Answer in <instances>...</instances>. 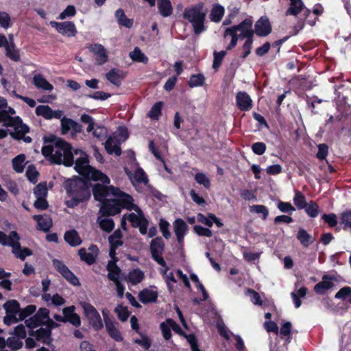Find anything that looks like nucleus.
<instances>
[{
	"instance_id": "nucleus-1",
	"label": "nucleus",
	"mask_w": 351,
	"mask_h": 351,
	"mask_svg": "<svg viewBox=\"0 0 351 351\" xmlns=\"http://www.w3.org/2000/svg\"><path fill=\"white\" fill-rule=\"evenodd\" d=\"M95 199L101 202L99 213L107 215H114L121 212L123 208L136 213H130L128 219L132 223V226L138 228L142 234L147 232V220L145 219L143 211L132 204V197L121 191L119 189L112 186H106L97 184L93 189Z\"/></svg>"
},
{
	"instance_id": "nucleus-2",
	"label": "nucleus",
	"mask_w": 351,
	"mask_h": 351,
	"mask_svg": "<svg viewBox=\"0 0 351 351\" xmlns=\"http://www.w3.org/2000/svg\"><path fill=\"white\" fill-rule=\"evenodd\" d=\"M42 153L53 163L71 167L73 165V153L70 144L54 137L42 148Z\"/></svg>"
},
{
	"instance_id": "nucleus-3",
	"label": "nucleus",
	"mask_w": 351,
	"mask_h": 351,
	"mask_svg": "<svg viewBox=\"0 0 351 351\" xmlns=\"http://www.w3.org/2000/svg\"><path fill=\"white\" fill-rule=\"evenodd\" d=\"M73 155L78 156L75 159V169L79 174L95 181H101L104 184L110 183V179L105 174L89 165V160L85 152L75 149Z\"/></svg>"
},
{
	"instance_id": "nucleus-4",
	"label": "nucleus",
	"mask_w": 351,
	"mask_h": 351,
	"mask_svg": "<svg viewBox=\"0 0 351 351\" xmlns=\"http://www.w3.org/2000/svg\"><path fill=\"white\" fill-rule=\"evenodd\" d=\"M67 193L66 204L71 208L76 206L80 202L87 200L90 193L84 181L80 179L69 180L65 184Z\"/></svg>"
},
{
	"instance_id": "nucleus-5",
	"label": "nucleus",
	"mask_w": 351,
	"mask_h": 351,
	"mask_svg": "<svg viewBox=\"0 0 351 351\" xmlns=\"http://www.w3.org/2000/svg\"><path fill=\"white\" fill-rule=\"evenodd\" d=\"M285 14L295 16L300 14L298 23L294 25L296 33L304 28L305 23L313 26L316 23V17L311 14L310 10L304 6L302 0H290L289 7Z\"/></svg>"
},
{
	"instance_id": "nucleus-6",
	"label": "nucleus",
	"mask_w": 351,
	"mask_h": 351,
	"mask_svg": "<svg viewBox=\"0 0 351 351\" xmlns=\"http://www.w3.org/2000/svg\"><path fill=\"white\" fill-rule=\"evenodd\" d=\"M20 237L15 231H12L9 235L0 231V243L12 247V253L17 258L24 261L26 257L32 255V252L27 247H22L20 244Z\"/></svg>"
},
{
	"instance_id": "nucleus-7",
	"label": "nucleus",
	"mask_w": 351,
	"mask_h": 351,
	"mask_svg": "<svg viewBox=\"0 0 351 351\" xmlns=\"http://www.w3.org/2000/svg\"><path fill=\"white\" fill-rule=\"evenodd\" d=\"M183 17L192 23L195 34H199L205 30L204 23L206 12L203 10L202 4L186 8Z\"/></svg>"
},
{
	"instance_id": "nucleus-8",
	"label": "nucleus",
	"mask_w": 351,
	"mask_h": 351,
	"mask_svg": "<svg viewBox=\"0 0 351 351\" xmlns=\"http://www.w3.org/2000/svg\"><path fill=\"white\" fill-rule=\"evenodd\" d=\"M8 127L13 128V131L10 132V136L16 140H23L25 143H30L32 139L30 136H25L29 133V128L23 123L19 117H16V119L13 120L11 123L8 124Z\"/></svg>"
},
{
	"instance_id": "nucleus-9",
	"label": "nucleus",
	"mask_w": 351,
	"mask_h": 351,
	"mask_svg": "<svg viewBox=\"0 0 351 351\" xmlns=\"http://www.w3.org/2000/svg\"><path fill=\"white\" fill-rule=\"evenodd\" d=\"M6 315L3 318L4 323L11 325L17 322V318L20 311L19 304L16 300H9L3 304Z\"/></svg>"
},
{
	"instance_id": "nucleus-10",
	"label": "nucleus",
	"mask_w": 351,
	"mask_h": 351,
	"mask_svg": "<svg viewBox=\"0 0 351 351\" xmlns=\"http://www.w3.org/2000/svg\"><path fill=\"white\" fill-rule=\"evenodd\" d=\"M86 316L89 319L90 324L96 330H99L103 327L101 317L96 308L87 302L81 303Z\"/></svg>"
},
{
	"instance_id": "nucleus-11",
	"label": "nucleus",
	"mask_w": 351,
	"mask_h": 351,
	"mask_svg": "<svg viewBox=\"0 0 351 351\" xmlns=\"http://www.w3.org/2000/svg\"><path fill=\"white\" fill-rule=\"evenodd\" d=\"M165 243L161 237L154 239L150 243V250L153 258L160 265H165V261L162 254L164 251Z\"/></svg>"
},
{
	"instance_id": "nucleus-12",
	"label": "nucleus",
	"mask_w": 351,
	"mask_h": 351,
	"mask_svg": "<svg viewBox=\"0 0 351 351\" xmlns=\"http://www.w3.org/2000/svg\"><path fill=\"white\" fill-rule=\"evenodd\" d=\"M49 311L45 308H40L32 317L25 320L26 326L29 328H34L40 325L45 324L49 321Z\"/></svg>"
},
{
	"instance_id": "nucleus-13",
	"label": "nucleus",
	"mask_w": 351,
	"mask_h": 351,
	"mask_svg": "<svg viewBox=\"0 0 351 351\" xmlns=\"http://www.w3.org/2000/svg\"><path fill=\"white\" fill-rule=\"evenodd\" d=\"M51 25L55 27L58 32L60 34L69 37L75 36L77 33L76 27L73 22L64 21V22H50Z\"/></svg>"
},
{
	"instance_id": "nucleus-14",
	"label": "nucleus",
	"mask_w": 351,
	"mask_h": 351,
	"mask_svg": "<svg viewBox=\"0 0 351 351\" xmlns=\"http://www.w3.org/2000/svg\"><path fill=\"white\" fill-rule=\"evenodd\" d=\"M236 33L238 32H240L239 36V38L243 39L246 38L249 39L250 38H252L254 34V30L252 29V21L250 19H246L241 23L237 25L233 26Z\"/></svg>"
},
{
	"instance_id": "nucleus-15",
	"label": "nucleus",
	"mask_w": 351,
	"mask_h": 351,
	"mask_svg": "<svg viewBox=\"0 0 351 351\" xmlns=\"http://www.w3.org/2000/svg\"><path fill=\"white\" fill-rule=\"evenodd\" d=\"M35 112L37 116H41L46 119H60L63 115L62 110H53L49 106L45 105L37 106Z\"/></svg>"
},
{
	"instance_id": "nucleus-16",
	"label": "nucleus",
	"mask_w": 351,
	"mask_h": 351,
	"mask_svg": "<svg viewBox=\"0 0 351 351\" xmlns=\"http://www.w3.org/2000/svg\"><path fill=\"white\" fill-rule=\"evenodd\" d=\"M61 132L62 134H66L69 131L73 135L80 133L82 130V126L71 119L65 117H61Z\"/></svg>"
},
{
	"instance_id": "nucleus-17",
	"label": "nucleus",
	"mask_w": 351,
	"mask_h": 351,
	"mask_svg": "<svg viewBox=\"0 0 351 351\" xmlns=\"http://www.w3.org/2000/svg\"><path fill=\"white\" fill-rule=\"evenodd\" d=\"M53 265L55 269L59 271L62 276L68 280L71 284L77 285L78 283V279L74 276V274L68 269V267L60 261L53 260Z\"/></svg>"
},
{
	"instance_id": "nucleus-18",
	"label": "nucleus",
	"mask_w": 351,
	"mask_h": 351,
	"mask_svg": "<svg viewBox=\"0 0 351 351\" xmlns=\"http://www.w3.org/2000/svg\"><path fill=\"white\" fill-rule=\"evenodd\" d=\"M236 104L241 111H249L252 108V100L250 95L243 91L237 93L236 95Z\"/></svg>"
},
{
	"instance_id": "nucleus-19",
	"label": "nucleus",
	"mask_w": 351,
	"mask_h": 351,
	"mask_svg": "<svg viewBox=\"0 0 351 351\" xmlns=\"http://www.w3.org/2000/svg\"><path fill=\"white\" fill-rule=\"evenodd\" d=\"M90 51L95 56L97 63L99 65L105 64L108 60V56L105 47L101 44H94L89 47Z\"/></svg>"
},
{
	"instance_id": "nucleus-20",
	"label": "nucleus",
	"mask_w": 351,
	"mask_h": 351,
	"mask_svg": "<svg viewBox=\"0 0 351 351\" xmlns=\"http://www.w3.org/2000/svg\"><path fill=\"white\" fill-rule=\"evenodd\" d=\"M254 33L259 36H266L271 32V27L267 17L262 16L254 25Z\"/></svg>"
},
{
	"instance_id": "nucleus-21",
	"label": "nucleus",
	"mask_w": 351,
	"mask_h": 351,
	"mask_svg": "<svg viewBox=\"0 0 351 351\" xmlns=\"http://www.w3.org/2000/svg\"><path fill=\"white\" fill-rule=\"evenodd\" d=\"M97 253L98 247L95 245H90L88 250L82 248L78 251L81 260L88 265H92L95 263Z\"/></svg>"
},
{
	"instance_id": "nucleus-22",
	"label": "nucleus",
	"mask_w": 351,
	"mask_h": 351,
	"mask_svg": "<svg viewBox=\"0 0 351 351\" xmlns=\"http://www.w3.org/2000/svg\"><path fill=\"white\" fill-rule=\"evenodd\" d=\"M173 227L176 239L178 243L182 245L188 230V226L183 219H177L173 223Z\"/></svg>"
},
{
	"instance_id": "nucleus-23",
	"label": "nucleus",
	"mask_w": 351,
	"mask_h": 351,
	"mask_svg": "<svg viewBox=\"0 0 351 351\" xmlns=\"http://www.w3.org/2000/svg\"><path fill=\"white\" fill-rule=\"evenodd\" d=\"M125 172L134 186L137 184H143L145 186L148 184L149 180L142 169L138 168L133 175L127 169Z\"/></svg>"
},
{
	"instance_id": "nucleus-24",
	"label": "nucleus",
	"mask_w": 351,
	"mask_h": 351,
	"mask_svg": "<svg viewBox=\"0 0 351 351\" xmlns=\"http://www.w3.org/2000/svg\"><path fill=\"white\" fill-rule=\"evenodd\" d=\"M33 219L37 222V229L39 230L47 232L52 226V219L49 215H34Z\"/></svg>"
},
{
	"instance_id": "nucleus-25",
	"label": "nucleus",
	"mask_w": 351,
	"mask_h": 351,
	"mask_svg": "<svg viewBox=\"0 0 351 351\" xmlns=\"http://www.w3.org/2000/svg\"><path fill=\"white\" fill-rule=\"evenodd\" d=\"M157 291L152 289H144L138 293L139 300L143 304L154 302L158 298Z\"/></svg>"
},
{
	"instance_id": "nucleus-26",
	"label": "nucleus",
	"mask_w": 351,
	"mask_h": 351,
	"mask_svg": "<svg viewBox=\"0 0 351 351\" xmlns=\"http://www.w3.org/2000/svg\"><path fill=\"white\" fill-rule=\"evenodd\" d=\"M75 307L73 306L63 308V314L65 317L66 322H69L75 327L81 325L80 316L74 313Z\"/></svg>"
},
{
	"instance_id": "nucleus-27",
	"label": "nucleus",
	"mask_w": 351,
	"mask_h": 351,
	"mask_svg": "<svg viewBox=\"0 0 351 351\" xmlns=\"http://www.w3.org/2000/svg\"><path fill=\"white\" fill-rule=\"evenodd\" d=\"M106 77L111 84L118 87L120 86L125 75L123 71L112 69L106 74Z\"/></svg>"
},
{
	"instance_id": "nucleus-28",
	"label": "nucleus",
	"mask_w": 351,
	"mask_h": 351,
	"mask_svg": "<svg viewBox=\"0 0 351 351\" xmlns=\"http://www.w3.org/2000/svg\"><path fill=\"white\" fill-rule=\"evenodd\" d=\"M108 278L114 283L119 281L121 269L117 265L116 261H110L107 265Z\"/></svg>"
},
{
	"instance_id": "nucleus-29",
	"label": "nucleus",
	"mask_w": 351,
	"mask_h": 351,
	"mask_svg": "<svg viewBox=\"0 0 351 351\" xmlns=\"http://www.w3.org/2000/svg\"><path fill=\"white\" fill-rule=\"evenodd\" d=\"M109 215L101 214V216H99L97 219V222L98 223L100 228L106 232H111L114 227V223L111 218L108 217Z\"/></svg>"
},
{
	"instance_id": "nucleus-30",
	"label": "nucleus",
	"mask_w": 351,
	"mask_h": 351,
	"mask_svg": "<svg viewBox=\"0 0 351 351\" xmlns=\"http://www.w3.org/2000/svg\"><path fill=\"white\" fill-rule=\"evenodd\" d=\"M119 145V142L112 136L106 141L105 148L108 154H115L117 156H119L121 154Z\"/></svg>"
},
{
	"instance_id": "nucleus-31",
	"label": "nucleus",
	"mask_w": 351,
	"mask_h": 351,
	"mask_svg": "<svg viewBox=\"0 0 351 351\" xmlns=\"http://www.w3.org/2000/svg\"><path fill=\"white\" fill-rule=\"evenodd\" d=\"M144 278V272L141 269L136 268L128 273L126 280L132 285H136L142 282Z\"/></svg>"
},
{
	"instance_id": "nucleus-32",
	"label": "nucleus",
	"mask_w": 351,
	"mask_h": 351,
	"mask_svg": "<svg viewBox=\"0 0 351 351\" xmlns=\"http://www.w3.org/2000/svg\"><path fill=\"white\" fill-rule=\"evenodd\" d=\"M158 7L160 14L163 17L169 16L173 12L170 0H158Z\"/></svg>"
},
{
	"instance_id": "nucleus-33",
	"label": "nucleus",
	"mask_w": 351,
	"mask_h": 351,
	"mask_svg": "<svg viewBox=\"0 0 351 351\" xmlns=\"http://www.w3.org/2000/svg\"><path fill=\"white\" fill-rule=\"evenodd\" d=\"M105 323L108 335L117 341H121L123 339L122 336L115 324L110 320H105Z\"/></svg>"
},
{
	"instance_id": "nucleus-34",
	"label": "nucleus",
	"mask_w": 351,
	"mask_h": 351,
	"mask_svg": "<svg viewBox=\"0 0 351 351\" xmlns=\"http://www.w3.org/2000/svg\"><path fill=\"white\" fill-rule=\"evenodd\" d=\"M64 238L66 242L71 246H77L80 245L82 243L80 236L74 230L66 232Z\"/></svg>"
},
{
	"instance_id": "nucleus-35",
	"label": "nucleus",
	"mask_w": 351,
	"mask_h": 351,
	"mask_svg": "<svg viewBox=\"0 0 351 351\" xmlns=\"http://www.w3.org/2000/svg\"><path fill=\"white\" fill-rule=\"evenodd\" d=\"M33 82L35 86L42 88L45 90L51 91L53 90V86L48 82L41 75H36L33 78Z\"/></svg>"
},
{
	"instance_id": "nucleus-36",
	"label": "nucleus",
	"mask_w": 351,
	"mask_h": 351,
	"mask_svg": "<svg viewBox=\"0 0 351 351\" xmlns=\"http://www.w3.org/2000/svg\"><path fill=\"white\" fill-rule=\"evenodd\" d=\"M297 239L300 241V243L304 246L308 247L311 243L314 241L313 238L310 235L304 228H300L297 234Z\"/></svg>"
},
{
	"instance_id": "nucleus-37",
	"label": "nucleus",
	"mask_w": 351,
	"mask_h": 351,
	"mask_svg": "<svg viewBox=\"0 0 351 351\" xmlns=\"http://www.w3.org/2000/svg\"><path fill=\"white\" fill-rule=\"evenodd\" d=\"M115 17L119 25L127 28H130L133 25V20L127 18L124 11L122 9H119L116 11Z\"/></svg>"
},
{
	"instance_id": "nucleus-38",
	"label": "nucleus",
	"mask_w": 351,
	"mask_h": 351,
	"mask_svg": "<svg viewBox=\"0 0 351 351\" xmlns=\"http://www.w3.org/2000/svg\"><path fill=\"white\" fill-rule=\"evenodd\" d=\"M328 278V276H324L323 280L314 287V291L315 293L324 294L327 290L333 287L334 284L331 281L327 280Z\"/></svg>"
},
{
	"instance_id": "nucleus-39",
	"label": "nucleus",
	"mask_w": 351,
	"mask_h": 351,
	"mask_svg": "<svg viewBox=\"0 0 351 351\" xmlns=\"http://www.w3.org/2000/svg\"><path fill=\"white\" fill-rule=\"evenodd\" d=\"M5 55L14 62H19L21 58L19 52L13 42L5 45Z\"/></svg>"
},
{
	"instance_id": "nucleus-40",
	"label": "nucleus",
	"mask_w": 351,
	"mask_h": 351,
	"mask_svg": "<svg viewBox=\"0 0 351 351\" xmlns=\"http://www.w3.org/2000/svg\"><path fill=\"white\" fill-rule=\"evenodd\" d=\"M224 8L220 5H215L210 12V17L212 21L218 23L224 14Z\"/></svg>"
},
{
	"instance_id": "nucleus-41",
	"label": "nucleus",
	"mask_w": 351,
	"mask_h": 351,
	"mask_svg": "<svg viewBox=\"0 0 351 351\" xmlns=\"http://www.w3.org/2000/svg\"><path fill=\"white\" fill-rule=\"evenodd\" d=\"M25 158L24 154H19L12 159L13 168L16 172L21 173L23 171Z\"/></svg>"
},
{
	"instance_id": "nucleus-42",
	"label": "nucleus",
	"mask_w": 351,
	"mask_h": 351,
	"mask_svg": "<svg viewBox=\"0 0 351 351\" xmlns=\"http://www.w3.org/2000/svg\"><path fill=\"white\" fill-rule=\"evenodd\" d=\"M130 57L134 61L147 63L148 58L140 50L138 47H135L134 49L130 53Z\"/></svg>"
},
{
	"instance_id": "nucleus-43",
	"label": "nucleus",
	"mask_w": 351,
	"mask_h": 351,
	"mask_svg": "<svg viewBox=\"0 0 351 351\" xmlns=\"http://www.w3.org/2000/svg\"><path fill=\"white\" fill-rule=\"evenodd\" d=\"M23 346V342L21 339L12 336L7 339V347L10 348L12 350H18Z\"/></svg>"
},
{
	"instance_id": "nucleus-44",
	"label": "nucleus",
	"mask_w": 351,
	"mask_h": 351,
	"mask_svg": "<svg viewBox=\"0 0 351 351\" xmlns=\"http://www.w3.org/2000/svg\"><path fill=\"white\" fill-rule=\"evenodd\" d=\"M51 335V331L49 328H40L37 330L35 332V336L37 340H41L45 343H47L49 340Z\"/></svg>"
},
{
	"instance_id": "nucleus-45",
	"label": "nucleus",
	"mask_w": 351,
	"mask_h": 351,
	"mask_svg": "<svg viewBox=\"0 0 351 351\" xmlns=\"http://www.w3.org/2000/svg\"><path fill=\"white\" fill-rule=\"evenodd\" d=\"M122 234L120 230H117L113 234L110 235L108 238L110 246L114 247H118L122 245L123 242L121 241Z\"/></svg>"
},
{
	"instance_id": "nucleus-46",
	"label": "nucleus",
	"mask_w": 351,
	"mask_h": 351,
	"mask_svg": "<svg viewBox=\"0 0 351 351\" xmlns=\"http://www.w3.org/2000/svg\"><path fill=\"white\" fill-rule=\"evenodd\" d=\"M293 203L298 209L304 208L307 204L304 195L299 191H297L295 194Z\"/></svg>"
},
{
	"instance_id": "nucleus-47",
	"label": "nucleus",
	"mask_w": 351,
	"mask_h": 351,
	"mask_svg": "<svg viewBox=\"0 0 351 351\" xmlns=\"http://www.w3.org/2000/svg\"><path fill=\"white\" fill-rule=\"evenodd\" d=\"M36 307L34 305H28L25 308L21 309L19 313L17 322L25 319L27 316L33 314L36 311Z\"/></svg>"
},
{
	"instance_id": "nucleus-48",
	"label": "nucleus",
	"mask_w": 351,
	"mask_h": 351,
	"mask_svg": "<svg viewBox=\"0 0 351 351\" xmlns=\"http://www.w3.org/2000/svg\"><path fill=\"white\" fill-rule=\"evenodd\" d=\"M34 194L36 198L47 197V188L46 183L38 184L34 189Z\"/></svg>"
},
{
	"instance_id": "nucleus-49",
	"label": "nucleus",
	"mask_w": 351,
	"mask_h": 351,
	"mask_svg": "<svg viewBox=\"0 0 351 351\" xmlns=\"http://www.w3.org/2000/svg\"><path fill=\"white\" fill-rule=\"evenodd\" d=\"M250 211L256 214H262L263 219H265L268 215L269 210L265 206L263 205H253L250 206Z\"/></svg>"
},
{
	"instance_id": "nucleus-50",
	"label": "nucleus",
	"mask_w": 351,
	"mask_h": 351,
	"mask_svg": "<svg viewBox=\"0 0 351 351\" xmlns=\"http://www.w3.org/2000/svg\"><path fill=\"white\" fill-rule=\"evenodd\" d=\"M205 81V77L202 74L193 75L191 77L189 85L191 87H197L202 86Z\"/></svg>"
},
{
	"instance_id": "nucleus-51",
	"label": "nucleus",
	"mask_w": 351,
	"mask_h": 351,
	"mask_svg": "<svg viewBox=\"0 0 351 351\" xmlns=\"http://www.w3.org/2000/svg\"><path fill=\"white\" fill-rule=\"evenodd\" d=\"M113 136L121 144L124 142L128 137V130L124 127H119L117 130L114 133Z\"/></svg>"
},
{
	"instance_id": "nucleus-52",
	"label": "nucleus",
	"mask_w": 351,
	"mask_h": 351,
	"mask_svg": "<svg viewBox=\"0 0 351 351\" xmlns=\"http://www.w3.org/2000/svg\"><path fill=\"white\" fill-rule=\"evenodd\" d=\"M195 180L199 184L203 185L206 189H209L210 186L209 178L203 173H196Z\"/></svg>"
},
{
	"instance_id": "nucleus-53",
	"label": "nucleus",
	"mask_w": 351,
	"mask_h": 351,
	"mask_svg": "<svg viewBox=\"0 0 351 351\" xmlns=\"http://www.w3.org/2000/svg\"><path fill=\"white\" fill-rule=\"evenodd\" d=\"M245 294L250 297L252 302L255 305H262V300L261 299V296L253 289H247L245 291Z\"/></svg>"
},
{
	"instance_id": "nucleus-54",
	"label": "nucleus",
	"mask_w": 351,
	"mask_h": 351,
	"mask_svg": "<svg viewBox=\"0 0 351 351\" xmlns=\"http://www.w3.org/2000/svg\"><path fill=\"white\" fill-rule=\"evenodd\" d=\"M114 311L117 313L119 319L122 322H125L128 319L129 317V312L126 307L122 305H118L115 308Z\"/></svg>"
},
{
	"instance_id": "nucleus-55",
	"label": "nucleus",
	"mask_w": 351,
	"mask_h": 351,
	"mask_svg": "<svg viewBox=\"0 0 351 351\" xmlns=\"http://www.w3.org/2000/svg\"><path fill=\"white\" fill-rule=\"evenodd\" d=\"M162 102L156 103L149 112V117L152 119H158L161 114Z\"/></svg>"
},
{
	"instance_id": "nucleus-56",
	"label": "nucleus",
	"mask_w": 351,
	"mask_h": 351,
	"mask_svg": "<svg viewBox=\"0 0 351 351\" xmlns=\"http://www.w3.org/2000/svg\"><path fill=\"white\" fill-rule=\"evenodd\" d=\"M304 208L306 213L311 217H315L318 215V206L313 202L307 204Z\"/></svg>"
},
{
	"instance_id": "nucleus-57",
	"label": "nucleus",
	"mask_w": 351,
	"mask_h": 351,
	"mask_svg": "<svg viewBox=\"0 0 351 351\" xmlns=\"http://www.w3.org/2000/svg\"><path fill=\"white\" fill-rule=\"evenodd\" d=\"M226 51H221L220 52H214V60L213 64V69L217 70L219 67L221 61L224 56H226Z\"/></svg>"
},
{
	"instance_id": "nucleus-58",
	"label": "nucleus",
	"mask_w": 351,
	"mask_h": 351,
	"mask_svg": "<svg viewBox=\"0 0 351 351\" xmlns=\"http://www.w3.org/2000/svg\"><path fill=\"white\" fill-rule=\"evenodd\" d=\"M160 231L162 232V236L166 239H169L171 237V233L169 230V223L165 219H160L159 223Z\"/></svg>"
},
{
	"instance_id": "nucleus-59",
	"label": "nucleus",
	"mask_w": 351,
	"mask_h": 351,
	"mask_svg": "<svg viewBox=\"0 0 351 351\" xmlns=\"http://www.w3.org/2000/svg\"><path fill=\"white\" fill-rule=\"evenodd\" d=\"M163 278L167 283L169 291L170 292L173 291L174 285L176 283V280L174 278L173 274L170 271Z\"/></svg>"
},
{
	"instance_id": "nucleus-60",
	"label": "nucleus",
	"mask_w": 351,
	"mask_h": 351,
	"mask_svg": "<svg viewBox=\"0 0 351 351\" xmlns=\"http://www.w3.org/2000/svg\"><path fill=\"white\" fill-rule=\"evenodd\" d=\"M193 230L199 236L210 237L213 235V232L210 229L201 226H195L193 227Z\"/></svg>"
},
{
	"instance_id": "nucleus-61",
	"label": "nucleus",
	"mask_w": 351,
	"mask_h": 351,
	"mask_svg": "<svg viewBox=\"0 0 351 351\" xmlns=\"http://www.w3.org/2000/svg\"><path fill=\"white\" fill-rule=\"evenodd\" d=\"M160 328L162 331L163 337L166 340H169L171 337V328L169 326V324L167 323V319L166 320V322H162L160 324Z\"/></svg>"
},
{
	"instance_id": "nucleus-62",
	"label": "nucleus",
	"mask_w": 351,
	"mask_h": 351,
	"mask_svg": "<svg viewBox=\"0 0 351 351\" xmlns=\"http://www.w3.org/2000/svg\"><path fill=\"white\" fill-rule=\"evenodd\" d=\"M340 221L346 228H351V211H346L341 213L340 215Z\"/></svg>"
},
{
	"instance_id": "nucleus-63",
	"label": "nucleus",
	"mask_w": 351,
	"mask_h": 351,
	"mask_svg": "<svg viewBox=\"0 0 351 351\" xmlns=\"http://www.w3.org/2000/svg\"><path fill=\"white\" fill-rule=\"evenodd\" d=\"M351 295V287H344L341 288L335 295L336 299L345 300Z\"/></svg>"
},
{
	"instance_id": "nucleus-64",
	"label": "nucleus",
	"mask_w": 351,
	"mask_h": 351,
	"mask_svg": "<svg viewBox=\"0 0 351 351\" xmlns=\"http://www.w3.org/2000/svg\"><path fill=\"white\" fill-rule=\"evenodd\" d=\"M12 334L21 339H25L27 334L25 326L22 324H19L14 328V330Z\"/></svg>"
}]
</instances>
